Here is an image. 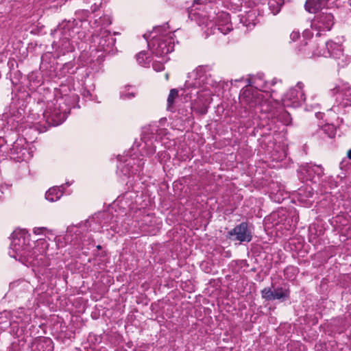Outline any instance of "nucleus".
Segmentation results:
<instances>
[{
	"instance_id": "obj_1",
	"label": "nucleus",
	"mask_w": 351,
	"mask_h": 351,
	"mask_svg": "<svg viewBox=\"0 0 351 351\" xmlns=\"http://www.w3.org/2000/svg\"><path fill=\"white\" fill-rule=\"evenodd\" d=\"M9 255L27 266H39L47 254L49 243L44 239L32 241L25 229H16L12 235Z\"/></svg>"
},
{
	"instance_id": "obj_2",
	"label": "nucleus",
	"mask_w": 351,
	"mask_h": 351,
	"mask_svg": "<svg viewBox=\"0 0 351 351\" xmlns=\"http://www.w3.org/2000/svg\"><path fill=\"white\" fill-rule=\"evenodd\" d=\"M219 82L220 80L212 75L208 66H201L189 73L184 86L186 90L191 89L189 93L190 95L193 94L192 91L195 90L194 94L202 99L203 105H206L210 102L214 92L213 89L217 88Z\"/></svg>"
},
{
	"instance_id": "obj_3",
	"label": "nucleus",
	"mask_w": 351,
	"mask_h": 351,
	"mask_svg": "<svg viewBox=\"0 0 351 351\" xmlns=\"http://www.w3.org/2000/svg\"><path fill=\"white\" fill-rule=\"evenodd\" d=\"M239 101L245 110L252 113L269 114L273 110L272 101L269 98V93H262L252 88L243 89L239 96Z\"/></svg>"
},
{
	"instance_id": "obj_4",
	"label": "nucleus",
	"mask_w": 351,
	"mask_h": 351,
	"mask_svg": "<svg viewBox=\"0 0 351 351\" xmlns=\"http://www.w3.org/2000/svg\"><path fill=\"white\" fill-rule=\"evenodd\" d=\"M166 30L162 27H156L152 32L154 34L148 46L156 56L165 59V56L172 52L174 49V38L171 32H165Z\"/></svg>"
},
{
	"instance_id": "obj_5",
	"label": "nucleus",
	"mask_w": 351,
	"mask_h": 351,
	"mask_svg": "<svg viewBox=\"0 0 351 351\" xmlns=\"http://www.w3.org/2000/svg\"><path fill=\"white\" fill-rule=\"evenodd\" d=\"M326 47L327 51L314 52V54L318 57H332L337 60V63L340 67H344L350 62L351 58L344 54L341 45L330 41L326 43Z\"/></svg>"
},
{
	"instance_id": "obj_6",
	"label": "nucleus",
	"mask_w": 351,
	"mask_h": 351,
	"mask_svg": "<svg viewBox=\"0 0 351 351\" xmlns=\"http://www.w3.org/2000/svg\"><path fill=\"white\" fill-rule=\"evenodd\" d=\"M326 47L327 51L314 52V54L318 57H332L337 60V63L340 67H344L350 62L351 58L344 54L341 45L330 41L326 43Z\"/></svg>"
},
{
	"instance_id": "obj_7",
	"label": "nucleus",
	"mask_w": 351,
	"mask_h": 351,
	"mask_svg": "<svg viewBox=\"0 0 351 351\" xmlns=\"http://www.w3.org/2000/svg\"><path fill=\"white\" fill-rule=\"evenodd\" d=\"M304 87V84L299 82L294 88H290L282 99L283 106L293 108L300 106L306 100Z\"/></svg>"
},
{
	"instance_id": "obj_8",
	"label": "nucleus",
	"mask_w": 351,
	"mask_h": 351,
	"mask_svg": "<svg viewBox=\"0 0 351 351\" xmlns=\"http://www.w3.org/2000/svg\"><path fill=\"white\" fill-rule=\"evenodd\" d=\"M210 10H213L211 0H194L189 10V16L191 17L197 16L202 18V24L206 26H210L212 28L214 23L209 20V16H207Z\"/></svg>"
},
{
	"instance_id": "obj_9",
	"label": "nucleus",
	"mask_w": 351,
	"mask_h": 351,
	"mask_svg": "<svg viewBox=\"0 0 351 351\" xmlns=\"http://www.w3.org/2000/svg\"><path fill=\"white\" fill-rule=\"evenodd\" d=\"M332 95L336 96L335 103L343 108L351 106L350 86L348 83L339 82L330 89Z\"/></svg>"
},
{
	"instance_id": "obj_10",
	"label": "nucleus",
	"mask_w": 351,
	"mask_h": 351,
	"mask_svg": "<svg viewBox=\"0 0 351 351\" xmlns=\"http://www.w3.org/2000/svg\"><path fill=\"white\" fill-rule=\"evenodd\" d=\"M334 25V16L331 13L320 12L316 14L311 22V28L317 32V36L330 31Z\"/></svg>"
},
{
	"instance_id": "obj_11",
	"label": "nucleus",
	"mask_w": 351,
	"mask_h": 351,
	"mask_svg": "<svg viewBox=\"0 0 351 351\" xmlns=\"http://www.w3.org/2000/svg\"><path fill=\"white\" fill-rule=\"evenodd\" d=\"M55 106L53 110L49 108L43 114L49 124L54 126L61 124L66 119L68 110L61 106V102L59 100L56 101Z\"/></svg>"
},
{
	"instance_id": "obj_12",
	"label": "nucleus",
	"mask_w": 351,
	"mask_h": 351,
	"mask_svg": "<svg viewBox=\"0 0 351 351\" xmlns=\"http://www.w3.org/2000/svg\"><path fill=\"white\" fill-rule=\"evenodd\" d=\"M231 236H235V239L240 242H250L252 236L251 231L248 229L247 223L243 222L235 226L229 232Z\"/></svg>"
},
{
	"instance_id": "obj_13",
	"label": "nucleus",
	"mask_w": 351,
	"mask_h": 351,
	"mask_svg": "<svg viewBox=\"0 0 351 351\" xmlns=\"http://www.w3.org/2000/svg\"><path fill=\"white\" fill-rule=\"evenodd\" d=\"M127 163H120L118 165V169L125 176H129L130 173L134 174L140 171V169L143 167L144 165L143 159L137 160L135 161L134 158H131L129 160L126 161Z\"/></svg>"
},
{
	"instance_id": "obj_14",
	"label": "nucleus",
	"mask_w": 351,
	"mask_h": 351,
	"mask_svg": "<svg viewBox=\"0 0 351 351\" xmlns=\"http://www.w3.org/2000/svg\"><path fill=\"white\" fill-rule=\"evenodd\" d=\"M215 25L217 27V29L223 35L228 34L232 29L230 14L227 12L219 13Z\"/></svg>"
},
{
	"instance_id": "obj_15",
	"label": "nucleus",
	"mask_w": 351,
	"mask_h": 351,
	"mask_svg": "<svg viewBox=\"0 0 351 351\" xmlns=\"http://www.w3.org/2000/svg\"><path fill=\"white\" fill-rule=\"evenodd\" d=\"M324 5L325 2L322 0H306L305 8L308 12L315 13L324 6Z\"/></svg>"
},
{
	"instance_id": "obj_16",
	"label": "nucleus",
	"mask_w": 351,
	"mask_h": 351,
	"mask_svg": "<svg viewBox=\"0 0 351 351\" xmlns=\"http://www.w3.org/2000/svg\"><path fill=\"white\" fill-rule=\"evenodd\" d=\"M63 192L60 189V188L54 186L50 188L45 194V197L49 202H56L60 199L62 196Z\"/></svg>"
},
{
	"instance_id": "obj_17",
	"label": "nucleus",
	"mask_w": 351,
	"mask_h": 351,
	"mask_svg": "<svg viewBox=\"0 0 351 351\" xmlns=\"http://www.w3.org/2000/svg\"><path fill=\"white\" fill-rule=\"evenodd\" d=\"M249 85L254 87V90H259L262 93H265L264 88L266 86V83L261 77H254L249 80Z\"/></svg>"
},
{
	"instance_id": "obj_18",
	"label": "nucleus",
	"mask_w": 351,
	"mask_h": 351,
	"mask_svg": "<svg viewBox=\"0 0 351 351\" xmlns=\"http://www.w3.org/2000/svg\"><path fill=\"white\" fill-rule=\"evenodd\" d=\"M283 4L284 0H269L268 2L269 10L274 15L279 13Z\"/></svg>"
},
{
	"instance_id": "obj_19",
	"label": "nucleus",
	"mask_w": 351,
	"mask_h": 351,
	"mask_svg": "<svg viewBox=\"0 0 351 351\" xmlns=\"http://www.w3.org/2000/svg\"><path fill=\"white\" fill-rule=\"evenodd\" d=\"M289 295V291L285 288L278 287L274 290V300H280L288 298Z\"/></svg>"
},
{
	"instance_id": "obj_20",
	"label": "nucleus",
	"mask_w": 351,
	"mask_h": 351,
	"mask_svg": "<svg viewBox=\"0 0 351 351\" xmlns=\"http://www.w3.org/2000/svg\"><path fill=\"white\" fill-rule=\"evenodd\" d=\"M8 153V147L6 145L5 139L0 137V159L5 158Z\"/></svg>"
},
{
	"instance_id": "obj_21",
	"label": "nucleus",
	"mask_w": 351,
	"mask_h": 351,
	"mask_svg": "<svg viewBox=\"0 0 351 351\" xmlns=\"http://www.w3.org/2000/svg\"><path fill=\"white\" fill-rule=\"evenodd\" d=\"M262 298L266 300H274V291L270 288H265L261 291Z\"/></svg>"
},
{
	"instance_id": "obj_22",
	"label": "nucleus",
	"mask_w": 351,
	"mask_h": 351,
	"mask_svg": "<svg viewBox=\"0 0 351 351\" xmlns=\"http://www.w3.org/2000/svg\"><path fill=\"white\" fill-rule=\"evenodd\" d=\"M178 96V90L173 88L170 90L169 95L167 98V108H169L174 103L175 99Z\"/></svg>"
},
{
	"instance_id": "obj_23",
	"label": "nucleus",
	"mask_w": 351,
	"mask_h": 351,
	"mask_svg": "<svg viewBox=\"0 0 351 351\" xmlns=\"http://www.w3.org/2000/svg\"><path fill=\"white\" fill-rule=\"evenodd\" d=\"M310 48L312 50L311 56H317V55L314 54V52L327 51L326 45H322V47H320L319 46L315 44H311Z\"/></svg>"
},
{
	"instance_id": "obj_24",
	"label": "nucleus",
	"mask_w": 351,
	"mask_h": 351,
	"mask_svg": "<svg viewBox=\"0 0 351 351\" xmlns=\"http://www.w3.org/2000/svg\"><path fill=\"white\" fill-rule=\"evenodd\" d=\"M147 58V54L144 51H141L136 55V60L140 64L145 65V60Z\"/></svg>"
},
{
	"instance_id": "obj_25",
	"label": "nucleus",
	"mask_w": 351,
	"mask_h": 351,
	"mask_svg": "<svg viewBox=\"0 0 351 351\" xmlns=\"http://www.w3.org/2000/svg\"><path fill=\"white\" fill-rule=\"evenodd\" d=\"M152 66L156 71H160L164 69V64L162 62H154Z\"/></svg>"
},
{
	"instance_id": "obj_26",
	"label": "nucleus",
	"mask_w": 351,
	"mask_h": 351,
	"mask_svg": "<svg viewBox=\"0 0 351 351\" xmlns=\"http://www.w3.org/2000/svg\"><path fill=\"white\" fill-rule=\"evenodd\" d=\"M47 229L45 227H40V228H34L33 230V232L35 234H43L45 231H47Z\"/></svg>"
},
{
	"instance_id": "obj_27",
	"label": "nucleus",
	"mask_w": 351,
	"mask_h": 351,
	"mask_svg": "<svg viewBox=\"0 0 351 351\" xmlns=\"http://www.w3.org/2000/svg\"><path fill=\"white\" fill-rule=\"evenodd\" d=\"M282 117L284 118V120L282 121L284 124L289 125L291 123V117L290 114L287 112H284L282 114Z\"/></svg>"
},
{
	"instance_id": "obj_28",
	"label": "nucleus",
	"mask_w": 351,
	"mask_h": 351,
	"mask_svg": "<svg viewBox=\"0 0 351 351\" xmlns=\"http://www.w3.org/2000/svg\"><path fill=\"white\" fill-rule=\"evenodd\" d=\"M145 146L148 147L146 152L147 155H152L156 152L155 147L152 145H149L147 143H145Z\"/></svg>"
},
{
	"instance_id": "obj_29",
	"label": "nucleus",
	"mask_w": 351,
	"mask_h": 351,
	"mask_svg": "<svg viewBox=\"0 0 351 351\" xmlns=\"http://www.w3.org/2000/svg\"><path fill=\"white\" fill-rule=\"evenodd\" d=\"M300 32L298 31H293L290 34V38L292 41H295L300 38Z\"/></svg>"
},
{
	"instance_id": "obj_30",
	"label": "nucleus",
	"mask_w": 351,
	"mask_h": 351,
	"mask_svg": "<svg viewBox=\"0 0 351 351\" xmlns=\"http://www.w3.org/2000/svg\"><path fill=\"white\" fill-rule=\"evenodd\" d=\"M121 97L123 99H130L134 98L135 97V94L134 93H122Z\"/></svg>"
},
{
	"instance_id": "obj_31",
	"label": "nucleus",
	"mask_w": 351,
	"mask_h": 351,
	"mask_svg": "<svg viewBox=\"0 0 351 351\" xmlns=\"http://www.w3.org/2000/svg\"><path fill=\"white\" fill-rule=\"evenodd\" d=\"M326 128L331 130L330 133L328 134L329 137H333L335 136L334 127L332 125L325 126L324 130H326Z\"/></svg>"
},
{
	"instance_id": "obj_32",
	"label": "nucleus",
	"mask_w": 351,
	"mask_h": 351,
	"mask_svg": "<svg viewBox=\"0 0 351 351\" xmlns=\"http://www.w3.org/2000/svg\"><path fill=\"white\" fill-rule=\"evenodd\" d=\"M89 96H90V97H91V95H90V94L89 91H88V90H87V91H85V93H84V97H89Z\"/></svg>"
},
{
	"instance_id": "obj_33",
	"label": "nucleus",
	"mask_w": 351,
	"mask_h": 351,
	"mask_svg": "<svg viewBox=\"0 0 351 351\" xmlns=\"http://www.w3.org/2000/svg\"><path fill=\"white\" fill-rule=\"evenodd\" d=\"M347 156L349 159L351 160V149L348 151Z\"/></svg>"
},
{
	"instance_id": "obj_34",
	"label": "nucleus",
	"mask_w": 351,
	"mask_h": 351,
	"mask_svg": "<svg viewBox=\"0 0 351 351\" xmlns=\"http://www.w3.org/2000/svg\"><path fill=\"white\" fill-rule=\"evenodd\" d=\"M306 49H304V54L306 56H308V57H312L311 56V54H310V53H306Z\"/></svg>"
},
{
	"instance_id": "obj_35",
	"label": "nucleus",
	"mask_w": 351,
	"mask_h": 351,
	"mask_svg": "<svg viewBox=\"0 0 351 351\" xmlns=\"http://www.w3.org/2000/svg\"><path fill=\"white\" fill-rule=\"evenodd\" d=\"M289 269H293V268H287L285 270V272L287 273Z\"/></svg>"
},
{
	"instance_id": "obj_36",
	"label": "nucleus",
	"mask_w": 351,
	"mask_h": 351,
	"mask_svg": "<svg viewBox=\"0 0 351 351\" xmlns=\"http://www.w3.org/2000/svg\"><path fill=\"white\" fill-rule=\"evenodd\" d=\"M10 324V323L9 322H7L5 324L6 326H9Z\"/></svg>"
},
{
	"instance_id": "obj_37",
	"label": "nucleus",
	"mask_w": 351,
	"mask_h": 351,
	"mask_svg": "<svg viewBox=\"0 0 351 351\" xmlns=\"http://www.w3.org/2000/svg\"><path fill=\"white\" fill-rule=\"evenodd\" d=\"M165 76H166V79L167 80V79H168V77H169V75H168V74H166V75H165Z\"/></svg>"
},
{
	"instance_id": "obj_38",
	"label": "nucleus",
	"mask_w": 351,
	"mask_h": 351,
	"mask_svg": "<svg viewBox=\"0 0 351 351\" xmlns=\"http://www.w3.org/2000/svg\"><path fill=\"white\" fill-rule=\"evenodd\" d=\"M143 36H144V38H145L146 40L147 39V36H146V34H145Z\"/></svg>"
},
{
	"instance_id": "obj_39",
	"label": "nucleus",
	"mask_w": 351,
	"mask_h": 351,
	"mask_svg": "<svg viewBox=\"0 0 351 351\" xmlns=\"http://www.w3.org/2000/svg\"><path fill=\"white\" fill-rule=\"evenodd\" d=\"M91 222H92V221H87L86 223H91Z\"/></svg>"
}]
</instances>
